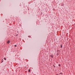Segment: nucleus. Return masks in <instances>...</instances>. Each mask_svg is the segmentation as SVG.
I'll return each mask as SVG.
<instances>
[{
  "label": "nucleus",
  "mask_w": 75,
  "mask_h": 75,
  "mask_svg": "<svg viewBox=\"0 0 75 75\" xmlns=\"http://www.w3.org/2000/svg\"><path fill=\"white\" fill-rule=\"evenodd\" d=\"M10 40H8L7 42V43L8 44H9L10 43Z\"/></svg>",
  "instance_id": "1"
},
{
  "label": "nucleus",
  "mask_w": 75,
  "mask_h": 75,
  "mask_svg": "<svg viewBox=\"0 0 75 75\" xmlns=\"http://www.w3.org/2000/svg\"><path fill=\"white\" fill-rule=\"evenodd\" d=\"M51 57H52V58H53V57H54V56H53V55H51Z\"/></svg>",
  "instance_id": "2"
},
{
  "label": "nucleus",
  "mask_w": 75,
  "mask_h": 75,
  "mask_svg": "<svg viewBox=\"0 0 75 75\" xmlns=\"http://www.w3.org/2000/svg\"><path fill=\"white\" fill-rule=\"evenodd\" d=\"M60 46H61V48H62V44H61Z\"/></svg>",
  "instance_id": "3"
},
{
  "label": "nucleus",
  "mask_w": 75,
  "mask_h": 75,
  "mask_svg": "<svg viewBox=\"0 0 75 75\" xmlns=\"http://www.w3.org/2000/svg\"><path fill=\"white\" fill-rule=\"evenodd\" d=\"M4 60H6V58H4Z\"/></svg>",
  "instance_id": "4"
},
{
  "label": "nucleus",
  "mask_w": 75,
  "mask_h": 75,
  "mask_svg": "<svg viewBox=\"0 0 75 75\" xmlns=\"http://www.w3.org/2000/svg\"><path fill=\"white\" fill-rule=\"evenodd\" d=\"M14 46H15V47H17V45H14Z\"/></svg>",
  "instance_id": "5"
},
{
  "label": "nucleus",
  "mask_w": 75,
  "mask_h": 75,
  "mask_svg": "<svg viewBox=\"0 0 75 75\" xmlns=\"http://www.w3.org/2000/svg\"><path fill=\"white\" fill-rule=\"evenodd\" d=\"M30 72V70H28V72Z\"/></svg>",
  "instance_id": "6"
},
{
  "label": "nucleus",
  "mask_w": 75,
  "mask_h": 75,
  "mask_svg": "<svg viewBox=\"0 0 75 75\" xmlns=\"http://www.w3.org/2000/svg\"><path fill=\"white\" fill-rule=\"evenodd\" d=\"M61 66V65L60 64H59V67H60Z\"/></svg>",
  "instance_id": "7"
},
{
  "label": "nucleus",
  "mask_w": 75,
  "mask_h": 75,
  "mask_svg": "<svg viewBox=\"0 0 75 75\" xmlns=\"http://www.w3.org/2000/svg\"><path fill=\"white\" fill-rule=\"evenodd\" d=\"M58 55H59L58 53H57V55L58 56Z\"/></svg>",
  "instance_id": "8"
},
{
  "label": "nucleus",
  "mask_w": 75,
  "mask_h": 75,
  "mask_svg": "<svg viewBox=\"0 0 75 75\" xmlns=\"http://www.w3.org/2000/svg\"><path fill=\"white\" fill-rule=\"evenodd\" d=\"M53 66H54V67L55 68V66H54V65H53Z\"/></svg>",
  "instance_id": "9"
},
{
  "label": "nucleus",
  "mask_w": 75,
  "mask_h": 75,
  "mask_svg": "<svg viewBox=\"0 0 75 75\" xmlns=\"http://www.w3.org/2000/svg\"><path fill=\"white\" fill-rule=\"evenodd\" d=\"M61 74H62V73L60 74L61 75Z\"/></svg>",
  "instance_id": "10"
},
{
  "label": "nucleus",
  "mask_w": 75,
  "mask_h": 75,
  "mask_svg": "<svg viewBox=\"0 0 75 75\" xmlns=\"http://www.w3.org/2000/svg\"><path fill=\"white\" fill-rule=\"evenodd\" d=\"M28 37H30V36H29Z\"/></svg>",
  "instance_id": "11"
},
{
  "label": "nucleus",
  "mask_w": 75,
  "mask_h": 75,
  "mask_svg": "<svg viewBox=\"0 0 75 75\" xmlns=\"http://www.w3.org/2000/svg\"><path fill=\"white\" fill-rule=\"evenodd\" d=\"M3 62V61H2V62H1V63H2V62Z\"/></svg>",
  "instance_id": "12"
},
{
  "label": "nucleus",
  "mask_w": 75,
  "mask_h": 75,
  "mask_svg": "<svg viewBox=\"0 0 75 75\" xmlns=\"http://www.w3.org/2000/svg\"><path fill=\"white\" fill-rule=\"evenodd\" d=\"M16 36H18V35H16Z\"/></svg>",
  "instance_id": "13"
},
{
  "label": "nucleus",
  "mask_w": 75,
  "mask_h": 75,
  "mask_svg": "<svg viewBox=\"0 0 75 75\" xmlns=\"http://www.w3.org/2000/svg\"><path fill=\"white\" fill-rule=\"evenodd\" d=\"M3 59H2V61H3Z\"/></svg>",
  "instance_id": "14"
},
{
  "label": "nucleus",
  "mask_w": 75,
  "mask_h": 75,
  "mask_svg": "<svg viewBox=\"0 0 75 75\" xmlns=\"http://www.w3.org/2000/svg\"><path fill=\"white\" fill-rule=\"evenodd\" d=\"M25 68H27V67H25Z\"/></svg>",
  "instance_id": "15"
}]
</instances>
